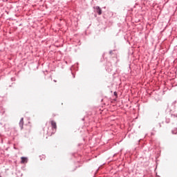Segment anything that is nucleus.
Instances as JSON below:
<instances>
[{
	"label": "nucleus",
	"instance_id": "nucleus-9",
	"mask_svg": "<svg viewBox=\"0 0 177 177\" xmlns=\"http://www.w3.org/2000/svg\"><path fill=\"white\" fill-rule=\"evenodd\" d=\"M172 133H175L174 132V131H172Z\"/></svg>",
	"mask_w": 177,
	"mask_h": 177
},
{
	"label": "nucleus",
	"instance_id": "nucleus-2",
	"mask_svg": "<svg viewBox=\"0 0 177 177\" xmlns=\"http://www.w3.org/2000/svg\"><path fill=\"white\" fill-rule=\"evenodd\" d=\"M95 10H96V12L97 13V15H99V16H100L102 15V8H100V7L99 6H97L95 7Z\"/></svg>",
	"mask_w": 177,
	"mask_h": 177
},
{
	"label": "nucleus",
	"instance_id": "nucleus-11",
	"mask_svg": "<svg viewBox=\"0 0 177 177\" xmlns=\"http://www.w3.org/2000/svg\"><path fill=\"white\" fill-rule=\"evenodd\" d=\"M0 177H1V176H0Z\"/></svg>",
	"mask_w": 177,
	"mask_h": 177
},
{
	"label": "nucleus",
	"instance_id": "nucleus-8",
	"mask_svg": "<svg viewBox=\"0 0 177 177\" xmlns=\"http://www.w3.org/2000/svg\"><path fill=\"white\" fill-rule=\"evenodd\" d=\"M54 82H57V81H56V80H54Z\"/></svg>",
	"mask_w": 177,
	"mask_h": 177
},
{
	"label": "nucleus",
	"instance_id": "nucleus-1",
	"mask_svg": "<svg viewBox=\"0 0 177 177\" xmlns=\"http://www.w3.org/2000/svg\"><path fill=\"white\" fill-rule=\"evenodd\" d=\"M50 124L52 127V129H57V124L55 120H50Z\"/></svg>",
	"mask_w": 177,
	"mask_h": 177
},
{
	"label": "nucleus",
	"instance_id": "nucleus-7",
	"mask_svg": "<svg viewBox=\"0 0 177 177\" xmlns=\"http://www.w3.org/2000/svg\"><path fill=\"white\" fill-rule=\"evenodd\" d=\"M159 127H161V124L160 123H159Z\"/></svg>",
	"mask_w": 177,
	"mask_h": 177
},
{
	"label": "nucleus",
	"instance_id": "nucleus-3",
	"mask_svg": "<svg viewBox=\"0 0 177 177\" xmlns=\"http://www.w3.org/2000/svg\"><path fill=\"white\" fill-rule=\"evenodd\" d=\"M28 159L24 156L21 158V164H25V162H28Z\"/></svg>",
	"mask_w": 177,
	"mask_h": 177
},
{
	"label": "nucleus",
	"instance_id": "nucleus-6",
	"mask_svg": "<svg viewBox=\"0 0 177 177\" xmlns=\"http://www.w3.org/2000/svg\"><path fill=\"white\" fill-rule=\"evenodd\" d=\"M113 95H114L115 96H117V93L115 91V92L113 93Z\"/></svg>",
	"mask_w": 177,
	"mask_h": 177
},
{
	"label": "nucleus",
	"instance_id": "nucleus-10",
	"mask_svg": "<svg viewBox=\"0 0 177 177\" xmlns=\"http://www.w3.org/2000/svg\"><path fill=\"white\" fill-rule=\"evenodd\" d=\"M73 78H75V76L73 75Z\"/></svg>",
	"mask_w": 177,
	"mask_h": 177
},
{
	"label": "nucleus",
	"instance_id": "nucleus-5",
	"mask_svg": "<svg viewBox=\"0 0 177 177\" xmlns=\"http://www.w3.org/2000/svg\"><path fill=\"white\" fill-rule=\"evenodd\" d=\"M109 54L111 55H113V50L109 51Z\"/></svg>",
	"mask_w": 177,
	"mask_h": 177
},
{
	"label": "nucleus",
	"instance_id": "nucleus-4",
	"mask_svg": "<svg viewBox=\"0 0 177 177\" xmlns=\"http://www.w3.org/2000/svg\"><path fill=\"white\" fill-rule=\"evenodd\" d=\"M23 125H24V118H21L19 121V127H20L21 129H23Z\"/></svg>",
	"mask_w": 177,
	"mask_h": 177
}]
</instances>
